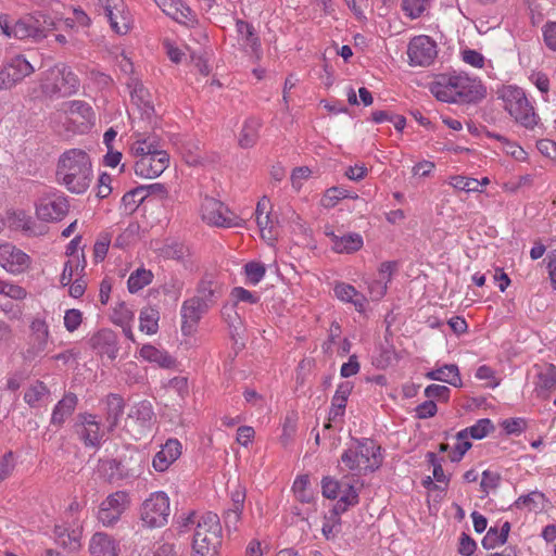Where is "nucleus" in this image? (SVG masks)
Instances as JSON below:
<instances>
[{
    "instance_id": "obj_8",
    "label": "nucleus",
    "mask_w": 556,
    "mask_h": 556,
    "mask_svg": "<svg viewBox=\"0 0 556 556\" xmlns=\"http://www.w3.org/2000/svg\"><path fill=\"white\" fill-rule=\"evenodd\" d=\"M201 217L207 225L223 228L243 227L245 222L231 212L222 201L204 197L201 202Z\"/></svg>"
},
{
    "instance_id": "obj_49",
    "label": "nucleus",
    "mask_w": 556,
    "mask_h": 556,
    "mask_svg": "<svg viewBox=\"0 0 556 556\" xmlns=\"http://www.w3.org/2000/svg\"><path fill=\"white\" fill-rule=\"evenodd\" d=\"M67 113L72 116H79L86 122H90L93 117V112L91 106L80 100H74L67 103Z\"/></svg>"
},
{
    "instance_id": "obj_59",
    "label": "nucleus",
    "mask_w": 556,
    "mask_h": 556,
    "mask_svg": "<svg viewBox=\"0 0 556 556\" xmlns=\"http://www.w3.org/2000/svg\"><path fill=\"white\" fill-rule=\"evenodd\" d=\"M134 319V312L125 304L121 303L114 309L113 321L119 326L129 324Z\"/></svg>"
},
{
    "instance_id": "obj_64",
    "label": "nucleus",
    "mask_w": 556,
    "mask_h": 556,
    "mask_svg": "<svg viewBox=\"0 0 556 556\" xmlns=\"http://www.w3.org/2000/svg\"><path fill=\"white\" fill-rule=\"evenodd\" d=\"M543 37L547 48L556 51V22H548L544 25Z\"/></svg>"
},
{
    "instance_id": "obj_14",
    "label": "nucleus",
    "mask_w": 556,
    "mask_h": 556,
    "mask_svg": "<svg viewBox=\"0 0 556 556\" xmlns=\"http://www.w3.org/2000/svg\"><path fill=\"white\" fill-rule=\"evenodd\" d=\"M224 282L215 273H205L199 280L194 298L212 308L224 294Z\"/></svg>"
},
{
    "instance_id": "obj_38",
    "label": "nucleus",
    "mask_w": 556,
    "mask_h": 556,
    "mask_svg": "<svg viewBox=\"0 0 556 556\" xmlns=\"http://www.w3.org/2000/svg\"><path fill=\"white\" fill-rule=\"evenodd\" d=\"M140 356L149 362H154L164 368H169L175 364V361L170 355L150 344H146L141 348Z\"/></svg>"
},
{
    "instance_id": "obj_35",
    "label": "nucleus",
    "mask_w": 556,
    "mask_h": 556,
    "mask_svg": "<svg viewBox=\"0 0 556 556\" xmlns=\"http://www.w3.org/2000/svg\"><path fill=\"white\" fill-rule=\"evenodd\" d=\"M358 503V493L355 486L350 481H343V488L338 497V502L333 506V513L336 515L343 514L350 506H354Z\"/></svg>"
},
{
    "instance_id": "obj_16",
    "label": "nucleus",
    "mask_w": 556,
    "mask_h": 556,
    "mask_svg": "<svg viewBox=\"0 0 556 556\" xmlns=\"http://www.w3.org/2000/svg\"><path fill=\"white\" fill-rule=\"evenodd\" d=\"M70 204L64 194H51L40 199L36 213L45 222L61 220L68 213Z\"/></svg>"
},
{
    "instance_id": "obj_25",
    "label": "nucleus",
    "mask_w": 556,
    "mask_h": 556,
    "mask_svg": "<svg viewBox=\"0 0 556 556\" xmlns=\"http://www.w3.org/2000/svg\"><path fill=\"white\" fill-rule=\"evenodd\" d=\"M164 13L187 27H193L198 23L195 13L181 0H174Z\"/></svg>"
},
{
    "instance_id": "obj_36",
    "label": "nucleus",
    "mask_w": 556,
    "mask_h": 556,
    "mask_svg": "<svg viewBox=\"0 0 556 556\" xmlns=\"http://www.w3.org/2000/svg\"><path fill=\"white\" fill-rule=\"evenodd\" d=\"M55 541L59 545L70 551H76L80 546V531L68 530L65 527L56 526L54 529Z\"/></svg>"
},
{
    "instance_id": "obj_51",
    "label": "nucleus",
    "mask_w": 556,
    "mask_h": 556,
    "mask_svg": "<svg viewBox=\"0 0 556 556\" xmlns=\"http://www.w3.org/2000/svg\"><path fill=\"white\" fill-rule=\"evenodd\" d=\"M451 185L458 190H463L466 192H479L481 182L475 178L464 177V176H454L451 179Z\"/></svg>"
},
{
    "instance_id": "obj_58",
    "label": "nucleus",
    "mask_w": 556,
    "mask_h": 556,
    "mask_svg": "<svg viewBox=\"0 0 556 556\" xmlns=\"http://www.w3.org/2000/svg\"><path fill=\"white\" fill-rule=\"evenodd\" d=\"M507 434H520L527 428V421L523 418H507L501 424Z\"/></svg>"
},
{
    "instance_id": "obj_50",
    "label": "nucleus",
    "mask_w": 556,
    "mask_h": 556,
    "mask_svg": "<svg viewBox=\"0 0 556 556\" xmlns=\"http://www.w3.org/2000/svg\"><path fill=\"white\" fill-rule=\"evenodd\" d=\"M256 218V224L260 228L261 236L263 239L274 241L276 239L275 224L270 217V214H265Z\"/></svg>"
},
{
    "instance_id": "obj_26",
    "label": "nucleus",
    "mask_w": 556,
    "mask_h": 556,
    "mask_svg": "<svg viewBox=\"0 0 556 556\" xmlns=\"http://www.w3.org/2000/svg\"><path fill=\"white\" fill-rule=\"evenodd\" d=\"M127 87L130 89L131 100L143 110L146 114L154 111L152 94L143 86L141 81L136 78H129Z\"/></svg>"
},
{
    "instance_id": "obj_53",
    "label": "nucleus",
    "mask_w": 556,
    "mask_h": 556,
    "mask_svg": "<svg viewBox=\"0 0 556 556\" xmlns=\"http://www.w3.org/2000/svg\"><path fill=\"white\" fill-rule=\"evenodd\" d=\"M0 294L14 301H23L27 296V291L14 282L4 280Z\"/></svg>"
},
{
    "instance_id": "obj_13",
    "label": "nucleus",
    "mask_w": 556,
    "mask_h": 556,
    "mask_svg": "<svg viewBox=\"0 0 556 556\" xmlns=\"http://www.w3.org/2000/svg\"><path fill=\"white\" fill-rule=\"evenodd\" d=\"M407 55L410 65L429 66L438 55L437 45L428 36H416L408 43Z\"/></svg>"
},
{
    "instance_id": "obj_30",
    "label": "nucleus",
    "mask_w": 556,
    "mask_h": 556,
    "mask_svg": "<svg viewBox=\"0 0 556 556\" xmlns=\"http://www.w3.org/2000/svg\"><path fill=\"white\" fill-rule=\"evenodd\" d=\"M236 28L240 35L243 46L249 47L251 49V53L260 59L262 52L261 42L260 38L255 34L254 27L250 23L239 20L236 23Z\"/></svg>"
},
{
    "instance_id": "obj_61",
    "label": "nucleus",
    "mask_w": 556,
    "mask_h": 556,
    "mask_svg": "<svg viewBox=\"0 0 556 556\" xmlns=\"http://www.w3.org/2000/svg\"><path fill=\"white\" fill-rule=\"evenodd\" d=\"M429 463L433 466V478L437 482L444 483L445 485L448 482V478L445 476L444 470L437 455L432 452L427 454Z\"/></svg>"
},
{
    "instance_id": "obj_56",
    "label": "nucleus",
    "mask_w": 556,
    "mask_h": 556,
    "mask_svg": "<svg viewBox=\"0 0 556 556\" xmlns=\"http://www.w3.org/2000/svg\"><path fill=\"white\" fill-rule=\"evenodd\" d=\"M83 323V313L76 308H70L64 314V327L68 332L76 331Z\"/></svg>"
},
{
    "instance_id": "obj_22",
    "label": "nucleus",
    "mask_w": 556,
    "mask_h": 556,
    "mask_svg": "<svg viewBox=\"0 0 556 556\" xmlns=\"http://www.w3.org/2000/svg\"><path fill=\"white\" fill-rule=\"evenodd\" d=\"M90 346L100 354H106L111 359L116 358L118 353L117 337L110 329H101L89 340Z\"/></svg>"
},
{
    "instance_id": "obj_3",
    "label": "nucleus",
    "mask_w": 556,
    "mask_h": 556,
    "mask_svg": "<svg viewBox=\"0 0 556 556\" xmlns=\"http://www.w3.org/2000/svg\"><path fill=\"white\" fill-rule=\"evenodd\" d=\"M430 91L438 100L451 103H469L484 96L479 79L456 72L438 75L430 84Z\"/></svg>"
},
{
    "instance_id": "obj_24",
    "label": "nucleus",
    "mask_w": 556,
    "mask_h": 556,
    "mask_svg": "<svg viewBox=\"0 0 556 556\" xmlns=\"http://www.w3.org/2000/svg\"><path fill=\"white\" fill-rule=\"evenodd\" d=\"M104 403L108 430L114 431L119 422L122 415L124 414L125 402L121 395L116 393H110L105 397Z\"/></svg>"
},
{
    "instance_id": "obj_7",
    "label": "nucleus",
    "mask_w": 556,
    "mask_h": 556,
    "mask_svg": "<svg viewBox=\"0 0 556 556\" xmlns=\"http://www.w3.org/2000/svg\"><path fill=\"white\" fill-rule=\"evenodd\" d=\"M41 88L46 96L67 97L78 90L79 79L70 66L56 64L46 72Z\"/></svg>"
},
{
    "instance_id": "obj_54",
    "label": "nucleus",
    "mask_w": 556,
    "mask_h": 556,
    "mask_svg": "<svg viewBox=\"0 0 556 556\" xmlns=\"http://www.w3.org/2000/svg\"><path fill=\"white\" fill-rule=\"evenodd\" d=\"M244 271L248 280L252 285H257L265 276L266 269L263 264L257 262H250L245 264Z\"/></svg>"
},
{
    "instance_id": "obj_20",
    "label": "nucleus",
    "mask_w": 556,
    "mask_h": 556,
    "mask_svg": "<svg viewBox=\"0 0 556 556\" xmlns=\"http://www.w3.org/2000/svg\"><path fill=\"white\" fill-rule=\"evenodd\" d=\"M181 455V443L177 439H168L152 460L153 468L163 472Z\"/></svg>"
},
{
    "instance_id": "obj_5",
    "label": "nucleus",
    "mask_w": 556,
    "mask_h": 556,
    "mask_svg": "<svg viewBox=\"0 0 556 556\" xmlns=\"http://www.w3.org/2000/svg\"><path fill=\"white\" fill-rule=\"evenodd\" d=\"M343 466L354 476L372 472L380 467V446L370 439L356 440L341 456Z\"/></svg>"
},
{
    "instance_id": "obj_27",
    "label": "nucleus",
    "mask_w": 556,
    "mask_h": 556,
    "mask_svg": "<svg viewBox=\"0 0 556 556\" xmlns=\"http://www.w3.org/2000/svg\"><path fill=\"white\" fill-rule=\"evenodd\" d=\"M100 5V10L110 22L111 28L119 35H124L128 31V25L123 20V23L117 21V14L121 13L118 10V4L122 3V0H98Z\"/></svg>"
},
{
    "instance_id": "obj_62",
    "label": "nucleus",
    "mask_w": 556,
    "mask_h": 556,
    "mask_svg": "<svg viewBox=\"0 0 556 556\" xmlns=\"http://www.w3.org/2000/svg\"><path fill=\"white\" fill-rule=\"evenodd\" d=\"M462 59L465 63H467L473 67H477V68H481L484 65V56L476 50H471V49L464 50L462 52Z\"/></svg>"
},
{
    "instance_id": "obj_60",
    "label": "nucleus",
    "mask_w": 556,
    "mask_h": 556,
    "mask_svg": "<svg viewBox=\"0 0 556 556\" xmlns=\"http://www.w3.org/2000/svg\"><path fill=\"white\" fill-rule=\"evenodd\" d=\"M500 480L501 476L497 472L484 470L480 482L481 490L484 493H489L490 490H494L498 486Z\"/></svg>"
},
{
    "instance_id": "obj_44",
    "label": "nucleus",
    "mask_w": 556,
    "mask_h": 556,
    "mask_svg": "<svg viewBox=\"0 0 556 556\" xmlns=\"http://www.w3.org/2000/svg\"><path fill=\"white\" fill-rule=\"evenodd\" d=\"M292 490L296 498L302 503H311L314 497L309 488V478L306 475L295 479Z\"/></svg>"
},
{
    "instance_id": "obj_19",
    "label": "nucleus",
    "mask_w": 556,
    "mask_h": 556,
    "mask_svg": "<svg viewBox=\"0 0 556 556\" xmlns=\"http://www.w3.org/2000/svg\"><path fill=\"white\" fill-rule=\"evenodd\" d=\"M208 307L194 296L186 300L180 309L181 331L184 334H191L202 316L208 312Z\"/></svg>"
},
{
    "instance_id": "obj_37",
    "label": "nucleus",
    "mask_w": 556,
    "mask_h": 556,
    "mask_svg": "<svg viewBox=\"0 0 556 556\" xmlns=\"http://www.w3.org/2000/svg\"><path fill=\"white\" fill-rule=\"evenodd\" d=\"M140 330L147 334H155L159 330L160 312L152 306H146L140 311Z\"/></svg>"
},
{
    "instance_id": "obj_33",
    "label": "nucleus",
    "mask_w": 556,
    "mask_h": 556,
    "mask_svg": "<svg viewBox=\"0 0 556 556\" xmlns=\"http://www.w3.org/2000/svg\"><path fill=\"white\" fill-rule=\"evenodd\" d=\"M495 430L494 425L489 418H482L479 419L475 425L471 427L465 428L457 432L456 439L457 440H465L472 438L475 440H481L485 438L489 433L493 432Z\"/></svg>"
},
{
    "instance_id": "obj_18",
    "label": "nucleus",
    "mask_w": 556,
    "mask_h": 556,
    "mask_svg": "<svg viewBox=\"0 0 556 556\" xmlns=\"http://www.w3.org/2000/svg\"><path fill=\"white\" fill-rule=\"evenodd\" d=\"M169 164V155L166 151L159 149L151 155L140 157L135 163V173L143 178H155L160 176Z\"/></svg>"
},
{
    "instance_id": "obj_21",
    "label": "nucleus",
    "mask_w": 556,
    "mask_h": 556,
    "mask_svg": "<svg viewBox=\"0 0 556 556\" xmlns=\"http://www.w3.org/2000/svg\"><path fill=\"white\" fill-rule=\"evenodd\" d=\"M119 542L104 532H96L89 541L90 556H118Z\"/></svg>"
},
{
    "instance_id": "obj_29",
    "label": "nucleus",
    "mask_w": 556,
    "mask_h": 556,
    "mask_svg": "<svg viewBox=\"0 0 556 556\" xmlns=\"http://www.w3.org/2000/svg\"><path fill=\"white\" fill-rule=\"evenodd\" d=\"M332 249L337 253H353L363 247V238L358 233H348L344 236H337L330 233Z\"/></svg>"
},
{
    "instance_id": "obj_46",
    "label": "nucleus",
    "mask_w": 556,
    "mask_h": 556,
    "mask_svg": "<svg viewBox=\"0 0 556 556\" xmlns=\"http://www.w3.org/2000/svg\"><path fill=\"white\" fill-rule=\"evenodd\" d=\"M431 0H402V9L410 18L420 17L429 9Z\"/></svg>"
},
{
    "instance_id": "obj_52",
    "label": "nucleus",
    "mask_w": 556,
    "mask_h": 556,
    "mask_svg": "<svg viewBox=\"0 0 556 556\" xmlns=\"http://www.w3.org/2000/svg\"><path fill=\"white\" fill-rule=\"evenodd\" d=\"M342 488H343V481H338L330 477H325L321 480L323 495L327 498H332V500L338 498L341 493Z\"/></svg>"
},
{
    "instance_id": "obj_23",
    "label": "nucleus",
    "mask_w": 556,
    "mask_h": 556,
    "mask_svg": "<svg viewBox=\"0 0 556 556\" xmlns=\"http://www.w3.org/2000/svg\"><path fill=\"white\" fill-rule=\"evenodd\" d=\"M78 404L75 393L68 392L56 403L51 415V425L61 427L73 415Z\"/></svg>"
},
{
    "instance_id": "obj_47",
    "label": "nucleus",
    "mask_w": 556,
    "mask_h": 556,
    "mask_svg": "<svg viewBox=\"0 0 556 556\" xmlns=\"http://www.w3.org/2000/svg\"><path fill=\"white\" fill-rule=\"evenodd\" d=\"M184 289V281L177 277H169L161 286V291L164 295L168 296L172 301L176 302L181 295Z\"/></svg>"
},
{
    "instance_id": "obj_28",
    "label": "nucleus",
    "mask_w": 556,
    "mask_h": 556,
    "mask_svg": "<svg viewBox=\"0 0 556 556\" xmlns=\"http://www.w3.org/2000/svg\"><path fill=\"white\" fill-rule=\"evenodd\" d=\"M426 378L446 382L453 387L462 386L458 367L454 364H445L439 368L432 369L426 374Z\"/></svg>"
},
{
    "instance_id": "obj_32",
    "label": "nucleus",
    "mask_w": 556,
    "mask_h": 556,
    "mask_svg": "<svg viewBox=\"0 0 556 556\" xmlns=\"http://www.w3.org/2000/svg\"><path fill=\"white\" fill-rule=\"evenodd\" d=\"M261 127L262 122L258 118H247L239 135L240 147L244 149L252 148L258 139Z\"/></svg>"
},
{
    "instance_id": "obj_9",
    "label": "nucleus",
    "mask_w": 556,
    "mask_h": 556,
    "mask_svg": "<svg viewBox=\"0 0 556 556\" xmlns=\"http://www.w3.org/2000/svg\"><path fill=\"white\" fill-rule=\"evenodd\" d=\"M169 497L164 492L152 493L140 507V519L147 528H162L168 522Z\"/></svg>"
},
{
    "instance_id": "obj_31",
    "label": "nucleus",
    "mask_w": 556,
    "mask_h": 556,
    "mask_svg": "<svg viewBox=\"0 0 556 556\" xmlns=\"http://www.w3.org/2000/svg\"><path fill=\"white\" fill-rule=\"evenodd\" d=\"M33 350L38 354L46 350L49 340V327L43 319L35 318L30 325Z\"/></svg>"
},
{
    "instance_id": "obj_4",
    "label": "nucleus",
    "mask_w": 556,
    "mask_h": 556,
    "mask_svg": "<svg viewBox=\"0 0 556 556\" xmlns=\"http://www.w3.org/2000/svg\"><path fill=\"white\" fill-rule=\"evenodd\" d=\"M0 29L8 38L39 42L47 38L51 30L58 29V26L55 18L42 11H36L17 20L8 14H0Z\"/></svg>"
},
{
    "instance_id": "obj_2",
    "label": "nucleus",
    "mask_w": 556,
    "mask_h": 556,
    "mask_svg": "<svg viewBox=\"0 0 556 556\" xmlns=\"http://www.w3.org/2000/svg\"><path fill=\"white\" fill-rule=\"evenodd\" d=\"M178 523L180 529L194 528L192 556H217L222 545V526L216 514L191 511L185 517L181 516Z\"/></svg>"
},
{
    "instance_id": "obj_63",
    "label": "nucleus",
    "mask_w": 556,
    "mask_h": 556,
    "mask_svg": "<svg viewBox=\"0 0 556 556\" xmlns=\"http://www.w3.org/2000/svg\"><path fill=\"white\" fill-rule=\"evenodd\" d=\"M425 395L428 399L446 401L450 396V389L441 384H430L425 389Z\"/></svg>"
},
{
    "instance_id": "obj_40",
    "label": "nucleus",
    "mask_w": 556,
    "mask_h": 556,
    "mask_svg": "<svg viewBox=\"0 0 556 556\" xmlns=\"http://www.w3.org/2000/svg\"><path fill=\"white\" fill-rule=\"evenodd\" d=\"M153 278L151 270L138 268L132 271L128 278L127 287L130 293H136L148 286Z\"/></svg>"
},
{
    "instance_id": "obj_41",
    "label": "nucleus",
    "mask_w": 556,
    "mask_h": 556,
    "mask_svg": "<svg viewBox=\"0 0 556 556\" xmlns=\"http://www.w3.org/2000/svg\"><path fill=\"white\" fill-rule=\"evenodd\" d=\"M81 258H83L81 262L78 257H75V262H74V260H68L64 264L63 273L60 277V282L62 286H64V287L68 286L72 282L73 277L78 276L79 273H81L85 269L86 261H85L83 252H81Z\"/></svg>"
},
{
    "instance_id": "obj_15",
    "label": "nucleus",
    "mask_w": 556,
    "mask_h": 556,
    "mask_svg": "<svg viewBox=\"0 0 556 556\" xmlns=\"http://www.w3.org/2000/svg\"><path fill=\"white\" fill-rule=\"evenodd\" d=\"M75 432L86 447H99L103 438L100 422L92 414L83 413L77 416Z\"/></svg>"
},
{
    "instance_id": "obj_55",
    "label": "nucleus",
    "mask_w": 556,
    "mask_h": 556,
    "mask_svg": "<svg viewBox=\"0 0 556 556\" xmlns=\"http://www.w3.org/2000/svg\"><path fill=\"white\" fill-rule=\"evenodd\" d=\"M110 243L111 236L109 233H102L99 236L93 245V257L97 263L104 260L108 254Z\"/></svg>"
},
{
    "instance_id": "obj_43",
    "label": "nucleus",
    "mask_w": 556,
    "mask_h": 556,
    "mask_svg": "<svg viewBox=\"0 0 556 556\" xmlns=\"http://www.w3.org/2000/svg\"><path fill=\"white\" fill-rule=\"evenodd\" d=\"M157 150V144L151 138H138L132 142L130 147L131 154L138 159L151 155L154 151Z\"/></svg>"
},
{
    "instance_id": "obj_45",
    "label": "nucleus",
    "mask_w": 556,
    "mask_h": 556,
    "mask_svg": "<svg viewBox=\"0 0 556 556\" xmlns=\"http://www.w3.org/2000/svg\"><path fill=\"white\" fill-rule=\"evenodd\" d=\"M538 389L549 392L556 386V366L548 364L543 371L538 375Z\"/></svg>"
},
{
    "instance_id": "obj_42",
    "label": "nucleus",
    "mask_w": 556,
    "mask_h": 556,
    "mask_svg": "<svg viewBox=\"0 0 556 556\" xmlns=\"http://www.w3.org/2000/svg\"><path fill=\"white\" fill-rule=\"evenodd\" d=\"M352 198L357 199V194H351L349 190L343 187H331L326 190L321 204L325 207H333L338 204V202L342 199Z\"/></svg>"
},
{
    "instance_id": "obj_34",
    "label": "nucleus",
    "mask_w": 556,
    "mask_h": 556,
    "mask_svg": "<svg viewBox=\"0 0 556 556\" xmlns=\"http://www.w3.org/2000/svg\"><path fill=\"white\" fill-rule=\"evenodd\" d=\"M334 294L341 301L354 304L359 312L365 307L366 299L351 285L344 282L336 285Z\"/></svg>"
},
{
    "instance_id": "obj_12",
    "label": "nucleus",
    "mask_w": 556,
    "mask_h": 556,
    "mask_svg": "<svg viewBox=\"0 0 556 556\" xmlns=\"http://www.w3.org/2000/svg\"><path fill=\"white\" fill-rule=\"evenodd\" d=\"M34 71V66L23 55L11 58L0 70V90L11 89Z\"/></svg>"
},
{
    "instance_id": "obj_11",
    "label": "nucleus",
    "mask_w": 556,
    "mask_h": 556,
    "mask_svg": "<svg viewBox=\"0 0 556 556\" xmlns=\"http://www.w3.org/2000/svg\"><path fill=\"white\" fill-rule=\"evenodd\" d=\"M130 505L129 494L125 491H116L110 494L100 505L98 520L104 527L114 526Z\"/></svg>"
},
{
    "instance_id": "obj_6",
    "label": "nucleus",
    "mask_w": 556,
    "mask_h": 556,
    "mask_svg": "<svg viewBox=\"0 0 556 556\" xmlns=\"http://www.w3.org/2000/svg\"><path fill=\"white\" fill-rule=\"evenodd\" d=\"M498 93L504 109L518 124L526 128H533L538 124L539 117L521 88L504 86Z\"/></svg>"
},
{
    "instance_id": "obj_57",
    "label": "nucleus",
    "mask_w": 556,
    "mask_h": 556,
    "mask_svg": "<svg viewBox=\"0 0 556 556\" xmlns=\"http://www.w3.org/2000/svg\"><path fill=\"white\" fill-rule=\"evenodd\" d=\"M0 308L11 320H18L23 316L24 307L21 303L4 301L0 303Z\"/></svg>"
},
{
    "instance_id": "obj_1",
    "label": "nucleus",
    "mask_w": 556,
    "mask_h": 556,
    "mask_svg": "<svg viewBox=\"0 0 556 556\" xmlns=\"http://www.w3.org/2000/svg\"><path fill=\"white\" fill-rule=\"evenodd\" d=\"M93 167L90 155L79 148L65 150L58 157L55 180L68 192L85 193L93 181Z\"/></svg>"
},
{
    "instance_id": "obj_10",
    "label": "nucleus",
    "mask_w": 556,
    "mask_h": 556,
    "mask_svg": "<svg viewBox=\"0 0 556 556\" xmlns=\"http://www.w3.org/2000/svg\"><path fill=\"white\" fill-rule=\"evenodd\" d=\"M154 413L152 405L148 401H142L129 409L125 420V430L135 440H140L152 428Z\"/></svg>"
},
{
    "instance_id": "obj_48",
    "label": "nucleus",
    "mask_w": 556,
    "mask_h": 556,
    "mask_svg": "<svg viewBox=\"0 0 556 556\" xmlns=\"http://www.w3.org/2000/svg\"><path fill=\"white\" fill-rule=\"evenodd\" d=\"M144 191L146 189L139 186L126 192L122 198V202L125 205V208L130 212L135 211L147 198L144 197Z\"/></svg>"
},
{
    "instance_id": "obj_17",
    "label": "nucleus",
    "mask_w": 556,
    "mask_h": 556,
    "mask_svg": "<svg viewBox=\"0 0 556 556\" xmlns=\"http://www.w3.org/2000/svg\"><path fill=\"white\" fill-rule=\"evenodd\" d=\"M30 265L29 256L12 243L0 244V266L10 274L24 273Z\"/></svg>"
},
{
    "instance_id": "obj_39",
    "label": "nucleus",
    "mask_w": 556,
    "mask_h": 556,
    "mask_svg": "<svg viewBox=\"0 0 556 556\" xmlns=\"http://www.w3.org/2000/svg\"><path fill=\"white\" fill-rule=\"evenodd\" d=\"M49 394L47 386L41 381H36L26 390L24 400L29 406L37 407Z\"/></svg>"
}]
</instances>
